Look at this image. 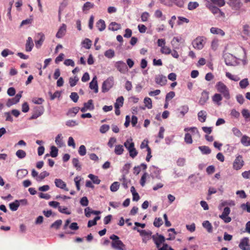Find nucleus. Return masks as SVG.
Instances as JSON below:
<instances>
[{
    "instance_id": "f257e3e1",
    "label": "nucleus",
    "mask_w": 250,
    "mask_h": 250,
    "mask_svg": "<svg viewBox=\"0 0 250 250\" xmlns=\"http://www.w3.org/2000/svg\"><path fill=\"white\" fill-rule=\"evenodd\" d=\"M109 238L112 240V248L115 250H126V246L116 235L112 234Z\"/></svg>"
},
{
    "instance_id": "f03ea898",
    "label": "nucleus",
    "mask_w": 250,
    "mask_h": 250,
    "mask_svg": "<svg viewBox=\"0 0 250 250\" xmlns=\"http://www.w3.org/2000/svg\"><path fill=\"white\" fill-rule=\"evenodd\" d=\"M215 87L217 91L221 93L226 99L229 100L230 98L229 90L223 82H219L217 83Z\"/></svg>"
},
{
    "instance_id": "7ed1b4c3",
    "label": "nucleus",
    "mask_w": 250,
    "mask_h": 250,
    "mask_svg": "<svg viewBox=\"0 0 250 250\" xmlns=\"http://www.w3.org/2000/svg\"><path fill=\"white\" fill-rule=\"evenodd\" d=\"M206 43V39L203 37H198L192 42V45L195 49H202Z\"/></svg>"
},
{
    "instance_id": "20e7f679",
    "label": "nucleus",
    "mask_w": 250,
    "mask_h": 250,
    "mask_svg": "<svg viewBox=\"0 0 250 250\" xmlns=\"http://www.w3.org/2000/svg\"><path fill=\"white\" fill-rule=\"evenodd\" d=\"M134 230L137 229L139 232L140 234L143 237L142 241L144 243H146L147 242L152 238V232L151 231H146V230H140L136 227L133 228Z\"/></svg>"
},
{
    "instance_id": "39448f33",
    "label": "nucleus",
    "mask_w": 250,
    "mask_h": 250,
    "mask_svg": "<svg viewBox=\"0 0 250 250\" xmlns=\"http://www.w3.org/2000/svg\"><path fill=\"white\" fill-rule=\"evenodd\" d=\"M152 239L155 244L156 248L158 249L162 244L164 243L166 241L165 237L157 233L152 236Z\"/></svg>"
},
{
    "instance_id": "423d86ee",
    "label": "nucleus",
    "mask_w": 250,
    "mask_h": 250,
    "mask_svg": "<svg viewBox=\"0 0 250 250\" xmlns=\"http://www.w3.org/2000/svg\"><path fill=\"white\" fill-rule=\"evenodd\" d=\"M114 78L113 77H110L107 78L105 81L104 82L102 85V92H106L108 91L113 85Z\"/></svg>"
},
{
    "instance_id": "0eeeda50",
    "label": "nucleus",
    "mask_w": 250,
    "mask_h": 250,
    "mask_svg": "<svg viewBox=\"0 0 250 250\" xmlns=\"http://www.w3.org/2000/svg\"><path fill=\"white\" fill-rule=\"evenodd\" d=\"M244 165V161H243V157L240 155L237 156L233 163V169L236 170H239Z\"/></svg>"
},
{
    "instance_id": "6e6552de",
    "label": "nucleus",
    "mask_w": 250,
    "mask_h": 250,
    "mask_svg": "<svg viewBox=\"0 0 250 250\" xmlns=\"http://www.w3.org/2000/svg\"><path fill=\"white\" fill-rule=\"evenodd\" d=\"M115 67L121 73L125 74L127 71V67L123 61H118L115 64Z\"/></svg>"
},
{
    "instance_id": "1a4fd4ad",
    "label": "nucleus",
    "mask_w": 250,
    "mask_h": 250,
    "mask_svg": "<svg viewBox=\"0 0 250 250\" xmlns=\"http://www.w3.org/2000/svg\"><path fill=\"white\" fill-rule=\"evenodd\" d=\"M239 247L242 250H250L249 239L248 237H244L241 240Z\"/></svg>"
},
{
    "instance_id": "9d476101",
    "label": "nucleus",
    "mask_w": 250,
    "mask_h": 250,
    "mask_svg": "<svg viewBox=\"0 0 250 250\" xmlns=\"http://www.w3.org/2000/svg\"><path fill=\"white\" fill-rule=\"evenodd\" d=\"M228 4L235 10H238L242 5L240 0H228Z\"/></svg>"
},
{
    "instance_id": "9b49d317",
    "label": "nucleus",
    "mask_w": 250,
    "mask_h": 250,
    "mask_svg": "<svg viewBox=\"0 0 250 250\" xmlns=\"http://www.w3.org/2000/svg\"><path fill=\"white\" fill-rule=\"evenodd\" d=\"M155 81L157 84L163 86L166 84L167 80L165 76L159 74L155 76Z\"/></svg>"
},
{
    "instance_id": "f8f14e48",
    "label": "nucleus",
    "mask_w": 250,
    "mask_h": 250,
    "mask_svg": "<svg viewBox=\"0 0 250 250\" xmlns=\"http://www.w3.org/2000/svg\"><path fill=\"white\" fill-rule=\"evenodd\" d=\"M21 97V92L17 94L14 98L9 99L6 103V105L8 107H10L12 105L17 104L19 102Z\"/></svg>"
},
{
    "instance_id": "ddd939ff",
    "label": "nucleus",
    "mask_w": 250,
    "mask_h": 250,
    "mask_svg": "<svg viewBox=\"0 0 250 250\" xmlns=\"http://www.w3.org/2000/svg\"><path fill=\"white\" fill-rule=\"evenodd\" d=\"M37 37L39 38V39L38 40H36L35 42L36 47L37 48H39L42 45L45 40V36L41 32L37 34Z\"/></svg>"
},
{
    "instance_id": "4468645a",
    "label": "nucleus",
    "mask_w": 250,
    "mask_h": 250,
    "mask_svg": "<svg viewBox=\"0 0 250 250\" xmlns=\"http://www.w3.org/2000/svg\"><path fill=\"white\" fill-rule=\"evenodd\" d=\"M55 184L57 187L64 189L66 191H68V189L66 188V184L62 179H56L55 180Z\"/></svg>"
},
{
    "instance_id": "2eb2a0df",
    "label": "nucleus",
    "mask_w": 250,
    "mask_h": 250,
    "mask_svg": "<svg viewBox=\"0 0 250 250\" xmlns=\"http://www.w3.org/2000/svg\"><path fill=\"white\" fill-rule=\"evenodd\" d=\"M66 26L65 24H62V25L59 29L56 37L58 38H61L64 36L66 33Z\"/></svg>"
},
{
    "instance_id": "dca6fc26",
    "label": "nucleus",
    "mask_w": 250,
    "mask_h": 250,
    "mask_svg": "<svg viewBox=\"0 0 250 250\" xmlns=\"http://www.w3.org/2000/svg\"><path fill=\"white\" fill-rule=\"evenodd\" d=\"M89 87L90 89H93L95 93H97L98 92V86L96 76H95L93 78L92 81L90 83Z\"/></svg>"
},
{
    "instance_id": "f3484780",
    "label": "nucleus",
    "mask_w": 250,
    "mask_h": 250,
    "mask_svg": "<svg viewBox=\"0 0 250 250\" xmlns=\"http://www.w3.org/2000/svg\"><path fill=\"white\" fill-rule=\"evenodd\" d=\"M208 99V92L204 91L202 93L201 96L199 101V104L203 105Z\"/></svg>"
},
{
    "instance_id": "a211bd4d",
    "label": "nucleus",
    "mask_w": 250,
    "mask_h": 250,
    "mask_svg": "<svg viewBox=\"0 0 250 250\" xmlns=\"http://www.w3.org/2000/svg\"><path fill=\"white\" fill-rule=\"evenodd\" d=\"M34 46V43L31 37H29L25 44V50L27 52H30Z\"/></svg>"
},
{
    "instance_id": "6ab92c4d",
    "label": "nucleus",
    "mask_w": 250,
    "mask_h": 250,
    "mask_svg": "<svg viewBox=\"0 0 250 250\" xmlns=\"http://www.w3.org/2000/svg\"><path fill=\"white\" fill-rule=\"evenodd\" d=\"M197 116L199 121L201 123H204L207 119V113L206 111L201 110L198 113Z\"/></svg>"
},
{
    "instance_id": "aec40b11",
    "label": "nucleus",
    "mask_w": 250,
    "mask_h": 250,
    "mask_svg": "<svg viewBox=\"0 0 250 250\" xmlns=\"http://www.w3.org/2000/svg\"><path fill=\"white\" fill-rule=\"evenodd\" d=\"M39 112L38 113L37 112H35L32 116L30 117V120L35 119L41 116L43 113V107L42 106H41L39 107Z\"/></svg>"
},
{
    "instance_id": "412c9836",
    "label": "nucleus",
    "mask_w": 250,
    "mask_h": 250,
    "mask_svg": "<svg viewBox=\"0 0 250 250\" xmlns=\"http://www.w3.org/2000/svg\"><path fill=\"white\" fill-rule=\"evenodd\" d=\"M96 27L98 28L100 31H104L105 27L106 25L104 21L103 20L100 19L96 22Z\"/></svg>"
},
{
    "instance_id": "4be33fe9",
    "label": "nucleus",
    "mask_w": 250,
    "mask_h": 250,
    "mask_svg": "<svg viewBox=\"0 0 250 250\" xmlns=\"http://www.w3.org/2000/svg\"><path fill=\"white\" fill-rule=\"evenodd\" d=\"M241 143L245 146H250V137L246 135H243L241 138Z\"/></svg>"
},
{
    "instance_id": "5701e85b",
    "label": "nucleus",
    "mask_w": 250,
    "mask_h": 250,
    "mask_svg": "<svg viewBox=\"0 0 250 250\" xmlns=\"http://www.w3.org/2000/svg\"><path fill=\"white\" fill-rule=\"evenodd\" d=\"M121 28V25L120 24L116 22H112L109 25L108 29L112 31H117Z\"/></svg>"
},
{
    "instance_id": "b1692460",
    "label": "nucleus",
    "mask_w": 250,
    "mask_h": 250,
    "mask_svg": "<svg viewBox=\"0 0 250 250\" xmlns=\"http://www.w3.org/2000/svg\"><path fill=\"white\" fill-rule=\"evenodd\" d=\"M94 3L89 1L86 2L83 5V7L82 8L83 11V12L86 13L89 9L93 8L94 7Z\"/></svg>"
},
{
    "instance_id": "393cba45",
    "label": "nucleus",
    "mask_w": 250,
    "mask_h": 250,
    "mask_svg": "<svg viewBox=\"0 0 250 250\" xmlns=\"http://www.w3.org/2000/svg\"><path fill=\"white\" fill-rule=\"evenodd\" d=\"M222 97L219 93H215L212 98L213 102L217 103L218 105H220V101L222 100Z\"/></svg>"
},
{
    "instance_id": "a878e982",
    "label": "nucleus",
    "mask_w": 250,
    "mask_h": 250,
    "mask_svg": "<svg viewBox=\"0 0 250 250\" xmlns=\"http://www.w3.org/2000/svg\"><path fill=\"white\" fill-rule=\"evenodd\" d=\"M28 171L25 169L18 170L17 173V176L19 179H22L28 174Z\"/></svg>"
},
{
    "instance_id": "bb28decb",
    "label": "nucleus",
    "mask_w": 250,
    "mask_h": 250,
    "mask_svg": "<svg viewBox=\"0 0 250 250\" xmlns=\"http://www.w3.org/2000/svg\"><path fill=\"white\" fill-rule=\"evenodd\" d=\"M124 148L122 145H116L115 147L114 152L116 155H120L124 152Z\"/></svg>"
},
{
    "instance_id": "cd10ccee",
    "label": "nucleus",
    "mask_w": 250,
    "mask_h": 250,
    "mask_svg": "<svg viewBox=\"0 0 250 250\" xmlns=\"http://www.w3.org/2000/svg\"><path fill=\"white\" fill-rule=\"evenodd\" d=\"M55 143L56 145L59 147H62L64 145L62 137L61 134H59L56 136L55 138Z\"/></svg>"
},
{
    "instance_id": "c85d7f7f",
    "label": "nucleus",
    "mask_w": 250,
    "mask_h": 250,
    "mask_svg": "<svg viewBox=\"0 0 250 250\" xmlns=\"http://www.w3.org/2000/svg\"><path fill=\"white\" fill-rule=\"evenodd\" d=\"M203 227L206 229L207 231L210 233L212 232V226L208 221H205L202 224Z\"/></svg>"
},
{
    "instance_id": "c756f323",
    "label": "nucleus",
    "mask_w": 250,
    "mask_h": 250,
    "mask_svg": "<svg viewBox=\"0 0 250 250\" xmlns=\"http://www.w3.org/2000/svg\"><path fill=\"white\" fill-rule=\"evenodd\" d=\"M210 32L214 34H219L221 36L225 35V32L223 30L221 29L216 28V27H211L210 28Z\"/></svg>"
},
{
    "instance_id": "7c9ffc66",
    "label": "nucleus",
    "mask_w": 250,
    "mask_h": 250,
    "mask_svg": "<svg viewBox=\"0 0 250 250\" xmlns=\"http://www.w3.org/2000/svg\"><path fill=\"white\" fill-rule=\"evenodd\" d=\"M19 206L20 201H19V200H16L15 202H12L9 204V208L12 211H16Z\"/></svg>"
},
{
    "instance_id": "2f4dec72",
    "label": "nucleus",
    "mask_w": 250,
    "mask_h": 250,
    "mask_svg": "<svg viewBox=\"0 0 250 250\" xmlns=\"http://www.w3.org/2000/svg\"><path fill=\"white\" fill-rule=\"evenodd\" d=\"M124 100V99L123 96L118 98L114 104L115 108H120V107H122L123 105Z\"/></svg>"
},
{
    "instance_id": "473e14b6",
    "label": "nucleus",
    "mask_w": 250,
    "mask_h": 250,
    "mask_svg": "<svg viewBox=\"0 0 250 250\" xmlns=\"http://www.w3.org/2000/svg\"><path fill=\"white\" fill-rule=\"evenodd\" d=\"M124 146L125 147V148L129 150V149L132 148L134 146V143L132 142V140H129L127 139L125 143H124Z\"/></svg>"
},
{
    "instance_id": "72a5a7b5",
    "label": "nucleus",
    "mask_w": 250,
    "mask_h": 250,
    "mask_svg": "<svg viewBox=\"0 0 250 250\" xmlns=\"http://www.w3.org/2000/svg\"><path fill=\"white\" fill-rule=\"evenodd\" d=\"M104 55L106 58L111 59L115 56V52L113 49H110L106 50Z\"/></svg>"
},
{
    "instance_id": "f704fd0d",
    "label": "nucleus",
    "mask_w": 250,
    "mask_h": 250,
    "mask_svg": "<svg viewBox=\"0 0 250 250\" xmlns=\"http://www.w3.org/2000/svg\"><path fill=\"white\" fill-rule=\"evenodd\" d=\"M199 149L201 151L202 153L204 154H208L211 152L210 149L207 146H200L199 147Z\"/></svg>"
},
{
    "instance_id": "c9c22d12",
    "label": "nucleus",
    "mask_w": 250,
    "mask_h": 250,
    "mask_svg": "<svg viewBox=\"0 0 250 250\" xmlns=\"http://www.w3.org/2000/svg\"><path fill=\"white\" fill-rule=\"evenodd\" d=\"M49 175V173L46 171H44L41 172L40 175L36 178V180L38 181H42L44 178Z\"/></svg>"
},
{
    "instance_id": "e433bc0d",
    "label": "nucleus",
    "mask_w": 250,
    "mask_h": 250,
    "mask_svg": "<svg viewBox=\"0 0 250 250\" xmlns=\"http://www.w3.org/2000/svg\"><path fill=\"white\" fill-rule=\"evenodd\" d=\"M88 177L92 181L94 184H99L101 182V180L98 178L97 176L90 174L88 175Z\"/></svg>"
},
{
    "instance_id": "4c0bfd02",
    "label": "nucleus",
    "mask_w": 250,
    "mask_h": 250,
    "mask_svg": "<svg viewBox=\"0 0 250 250\" xmlns=\"http://www.w3.org/2000/svg\"><path fill=\"white\" fill-rule=\"evenodd\" d=\"M100 216H97L94 218L93 220H89L88 222L87 227L90 228L93 226H95L97 224V221L100 219Z\"/></svg>"
},
{
    "instance_id": "58836bf2",
    "label": "nucleus",
    "mask_w": 250,
    "mask_h": 250,
    "mask_svg": "<svg viewBox=\"0 0 250 250\" xmlns=\"http://www.w3.org/2000/svg\"><path fill=\"white\" fill-rule=\"evenodd\" d=\"M79 81V78L77 76L70 77L69 79V83L71 87L75 86Z\"/></svg>"
},
{
    "instance_id": "ea45409f",
    "label": "nucleus",
    "mask_w": 250,
    "mask_h": 250,
    "mask_svg": "<svg viewBox=\"0 0 250 250\" xmlns=\"http://www.w3.org/2000/svg\"><path fill=\"white\" fill-rule=\"evenodd\" d=\"M226 76L230 80L235 82H237L240 80V78L237 76L233 75L229 72L226 73Z\"/></svg>"
},
{
    "instance_id": "a19ab883",
    "label": "nucleus",
    "mask_w": 250,
    "mask_h": 250,
    "mask_svg": "<svg viewBox=\"0 0 250 250\" xmlns=\"http://www.w3.org/2000/svg\"><path fill=\"white\" fill-rule=\"evenodd\" d=\"M249 83L247 78L243 79L239 83V85L242 89L246 88L249 85Z\"/></svg>"
},
{
    "instance_id": "79ce46f5",
    "label": "nucleus",
    "mask_w": 250,
    "mask_h": 250,
    "mask_svg": "<svg viewBox=\"0 0 250 250\" xmlns=\"http://www.w3.org/2000/svg\"><path fill=\"white\" fill-rule=\"evenodd\" d=\"M62 224V221L61 219L57 220L51 225L50 228L58 229L60 228Z\"/></svg>"
},
{
    "instance_id": "37998d69",
    "label": "nucleus",
    "mask_w": 250,
    "mask_h": 250,
    "mask_svg": "<svg viewBox=\"0 0 250 250\" xmlns=\"http://www.w3.org/2000/svg\"><path fill=\"white\" fill-rule=\"evenodd\" d=\"M144 103L145 104V106L148 109H151L152 107V101L150 98L146 97L144 99Z\"/></svg>"
},
{
    "instance_id": "c03bdc74",
    "label": "nucleus",
    "mask_w": 250,
    "mask_h": 250,
    "mask_svg": "<svg viewBox=\"0 0 250 250\" xmlns=\"http://www.w3.org/2000/svg\"><path fill=\"white\" fill-rule=\"evenodd\" d=\"M16 155L19 158L23 159L26 156V153L25 151L19 149L16 152Z\"/></svg>"
},
{
    "instance_id": "a18cd8bd",
    "label": "nucleus",
    "mask_w": 250,
    "mask_h": 250,
    "mask_svg": "<svg viewBox=\"0 0 250 250\" xmlns=\"http://www.w3.org/2000/svg\"><path fill=\"white\" fill-rule=\"evenodd\" d=\"M58 210L60 212L62 213L68 215L71 214V212L67 208L65 207L59 206L58 207Z\"/></svg>"
},
{
    "instance_id": "49530a36",
    "label": "nucleus",
    "mask_w": 250,
    "mask_h": 250,
    "mask_svg": "<svg viewBox=\"0 0 250 250\" xmlns=\"http://www.w3.org/2000/svg\"><path fill=\"white\" fill-rule=\"evenodd\" d=\"M120 184L118 182H114L110 186V190L112 192L117 191L119 188Z\"/></svg>"
},
{
    "instance_id": "de8ad7c7",
    "label": "nucleus",
    "mask_w": 250,
    "mask_h": 250,
    "mask_svg": "<svg viewBox=\"0 0 250 250\" xmlns=\"http://www.w3.org/2000/svg\"><path fill=\"white\" fill-rule=\"evenodd\" d=\"M58 149L55 146L51 147L50 155L52 157H56L58 156Z\"/></svg>"
},
{
    "instance_id": "09e8293b",
    "label": "nucleus",
    "mask_w": 250,
    "mask_h": 250,
    "mask_svg": "<svg viewBox=\"0 0 250 250\" xmlns=\"http://www.w3.org/2000/svg\"><path fill=\"white\" fill-rule=\"evenodd\" d=\"M155 16L157 18H161L163 21H165L166 17L165 16H163V13L160 10H157L155 12Z\"/></svg>"
},
{
    "instance_id": "8fccbe9b",
    "label": "nucleus",
    "mask_w": 250,
    "mask_h": 250,
    "mask_svg": "<svg viewBox=\"0 0 250 250\" xmlns=\"http://www.w3.org/2000/svg\"><path fill=\"white\" fill-rule=\"evenodd\" d=\"M161 52L165 55H168L171 53V49L169 47L165 45L161 48Z\"/></svg>"
},
{
    "instance_id": "3c124183",
    "label": "nucleus",
    "mask_w": 250,
    "mask_h": 250,
    "mask_svg": "<svg viewBox=\"0 0 250 250\" xmlns=\"http://www.w3.org/2000/svg\"><path fill=\"white\" fill-rule=\"evenodd\" d=\"M163 223L161 218H156L154 221L153 225L155 227L159 228Z\"/></svg>"
},
{
    "instance_id": "603ef678",
    "label": "nucleus",
    "mask_w": 250,
    "mask_h": 250,
    "mask_svg": "<svg viewBox=\"0 0 250 250\" xmlns=\"http://www.w3.org/2000/svg\"><path fill=\"white\" fill-rule=\"evenodd\" d=\"M72 164L74 167L77 169L80 170L81 166L80 165L79 161L77 158H73L72 160Z\"/></svg>"
},
{
    "instance_id": "864d4df0",
    "label": "nucleus",
    "mask_w": 250,
    "mask_h": 250,
    "mask_svg": "<svg viewBox=\"0 0 250 250\" xmlns=\"http://www.w3.org/2000/svg\"><path fill=\"white\" fill-rule=\"evenodd\" d=\"M199 6V4L197 2H190L188 4V9L192 10L196 8Z\"/></svg>"
},
{
    "instance_id": "5fc2aeb1",
    "label": "nucleus",
    "mask_w": 250,
    "mask_h": 250,
    "mask_svg": "<svg viewBox=\"0 0 250 250\" xmlns=\"http://www.w3.org/2000/svg\"><path fill=\"white\" fill-rule=\"evenodd\" d=\"M128 151L129 153V156L132 158H135L138 154V152L134 147V146L132 148L129 149V150Z\"/></svg>"
},
{
    "instance_id": "6e6d98bb",
    "label": "nucleus",
    "mask_w": 250,
    "mask_h": 250,
    "mask_svg": "<svg viewBox=\"0 0 250 250\" xmlns=\"http://www.w3.org/2000/svg\"><path fill=\"white\" fill-rule=\"evenodd\" d=\"M185 142L188 144L192 143V139L191 135L189 133H186L185 136Z\"/></svg>"
},
{
    "instance_id": "4d7b16f0",
    "label": "nucleus",
    "mask_w": 250,
    "mask_h": 250,
    "mask_svg": "<svg viewBox=\"0 0 250 250\" xmlns=\"http://www.w3.org/2000/svg\"><path fill=\"white\" fill-rule=\"evenodd\" d=\"M211 1L213 4L219 7H222L225 4V0H211Z\"/></svg>"
},
{
    "instance_id": "13d9d810",
    "label": "nucleus",
    "mask_w": 250,
    "mask_h": 250,
    "mask_svg": "<svg viewBox=\"0 0 250 250\" xmlns=\"http://www.w3.org/2000/svg\"><path fill=\"white\" fill-rule=\"evenodd\" d=\"M84 106L87 109H93L94 108V106L93 105V101L92 100H88L87 103H85L84 104Z\"/></svg>"
},
{
    "instance_id": "bf43d9fd",
    "label": "nucleus",
    "mask_w": 250,
    "mask_h": 250,
    "mask_svg": "<svg viewBox=\"0 0 250 250\" xmlns=\"http://www.w3.org/2000/svg\"><path fill=\"white\" fill-rule=\"evenodd\" d=\"M79 153L81 156H84L86 154V150L84 145H81L78 150Z\"/></svg>"
},
{
    "instance_id": "052dcab7",
    "label": "nucleus",
    "mask_w": 250,
    "mask_h": 250,
    "mask_svg": "<svg viewBox=\"0 0 250 250\" xmlns=\"http://www.w3.org/2000/svg\"><path fill=\"white\" fill-rule=\"evenodd\" d=\"M70 98L74 103H76L77 102L79 97L77 93L73 92L71 93Z\"/></svg>"
},
{
    "instance_id": "680f3d73",
    "label": "nucleus",
    "mask_w": 250,
    "mask_h": 250,
    "mask_svg": "<svg viewBox=\"0 0 250 250\" xmlns=\"http://www.w3.org/2000/svg\"><path fill=\"white\" fill-rule=\"evenodd\" d=\"M109 125H103L100 127V131L102 133H105L109 129Z\"/></svg>"
},
{
    "instance_id": "e2e57ef3",
    "label": "nucleus",
    "mask_w": 250,
    "mask_h": 250,
    "mask_svg": "<svg viewBox=\"0 0 250 250\" xmlns=\"http://www.w3.org/2000/svg\"><path fill=\"white\" fill-rule=\"evenodd\" d=\"M149 17V14L147 12H143L141 16V21L143 22H145L147 21L148 18Z\"/></svg>"
},
{
    "instance_id": "0e129e2a",
    "label": "nucleus",
    "mask_w": 250,
    "mask_h": 250,
    "mask_svg": "<svg viewBox=\"0 0 250 250\" xmlns=\"http://www.w3.org/2000/svg\"><path fill=\"white\" fill-rule=\"evenodd\" d=\"M88 200L85 196L83 197L80 200V204L82 206H87L88 205Z\"/></svg>"
},
{
    "instance_id": "69168bd1",
    "label": "nucleus",
    "mask_w": 250,
    "mask_h": 250,
    "mask_svg": "<svg viewBox=\"0 0 250 250\" xmlns=\"http://www.w3.org/2000/svg\"><path fill=\"white\" fill-rule=\"evenodd\" d=\"M242 115L245 118V119L250 118V114L248 109H243L242 110Z\"/></svg>"
},
{
    "instance_id": "338daca9",
    "label": "nucleus",
    "mask_w": 250,
    "mask_h": 250,
    "mask_svg": "<svg viewBox=\"0 0 250 250\" xmlns=\"http://www.w3.org/2000/svg\"><path fill=\"white\" fill-rule=\"evenodd\" d=\"M84 47L86 49H89L91 46V41L88 39H85L83 42Z\"/></svg>"
},
{
    "instance_id": "774afa93",
    "label": "nucleus",
    "mask_w": 250,
    "mask_h": 250,
    "mask_svg": "<svg viewBox=\"0 0 250 250\" xmlns=\"http://www.w3.org/2000/svg\"><path fill=\"white\" fill-rule=\"evenodd\" d=\"M242 208L244 210H246L247 212L250 213V203L247 202L246 204H243L241 205Z\"/></svg>"
}]
</instances>
